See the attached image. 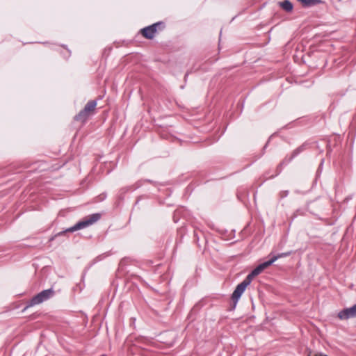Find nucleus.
Returning a JSON list of instances; mask_svg holds the SVG:
<instances>
[{"label": "nucleus", "mask_w": 356, "mask_h": 356, "mask_svg": "<svg viewBox=\"0 0 356 356\" xmlns=\"http://www.w3.org/2000/svg\"><path fill=\"white\" fill-rule=\"evenodd\" d=\"M159 25V23H156L152 26H149L147 27L144 28L141 30L143 35L147 39L153 38L156 31V26Z\"/></svg>", "instance_id": "6"}, {"label": "nucleus", "mask_w": 356, "mask_h": 356, "mask_svg": "<svg viewBox=\"0 0 356 356\" xmlns=\"http://www.w3.org/2000/svg\"><path fill=\"white\" fill-rule=\"evenodd\" d=\"M301 151V149L300 148H298L296 149V150H294L292 153V155L290 157V159H289V161H291L293 157H295L296 155H298Z\"/></svg>", "instance_id": "12"}, {"label": "nucleus", "mask_w": 356, "mask_h": 356, "mask_svg": "<svg viewBox=\"0 0 356 356\" xmlns=\"http://www.w3.org/2000/svg\"><path fill=\"white\" fill-rule=\"evenodd\" d=\"M54 239V236L51 237V238H50V241H53Z\"/></svg>", "instance_id": "13"}, {"label": "nucleus", "mask_w": 356, "mask_h": 356, "mask_svg": "<svg viewBox=\"0 0 356 356\" xmlns=\"http://www.w3.org/2000/svg\"><path fill=\"white\" fill-rule=\"evenodd\" d=\"M291 254V252H286L278 254L277 255L273 256L269 261H273V263H274L279 258L289 256Z\"/></svg>", "instance_id": "10"}, {"label": "nucleus", "mask_w": 356, "mask_h": 356, "mask_svg": "<svg viewBox=\"0 0 356 356\" xmlns=\"http://www.w3.org/2000/svg\"><path fill=\"white\" fill-rule=\"evenodd\" d=\"M254 277V275H252L251 272L242 282L245 283V285L248 286Z\"/></svg>", "instance_id": "11"}, {"label": "nucleus", "mask_w": 356, "mask_h": 356, "mask_svg": "<svg viewBox=\"0 0 356 356\" xmlns=\"http://www.w3.org/2000/svg\"><path fill=\"white\" fill-rule=\"evenodd\" d=\"M54 294L55 291L52 289H49L41 291L31 299L26 307L24 308V310L30 307H33L47 301V300L52 298Z\"/></svg>", "instance_id": "2"}, {"label": "nucleus", "mask_w": 356, "mask_h": 356, "mask_svg": "<svg viewBox=\"0 0 356 356\" xmlns=\"http://www.w3.org/2000/svg\"><path fill=\"white\" fill-rule=\"evenodd\" d=\"M279 3L280 7L286 12H290L293 10V4L289 0H284Z\"/></svg>", "instance_id": "8"}, {"label": "nucleus", "mask_w": 356, "mask_h": 356, "mask_svg": "<svg viewBox=\"0 0 356 356\" xmlns=\"http://www.w3.org/2000/svg\"><path fill=\"white\" fill-rule=\"evenodd\" d=\"M97 106L95 101H90L85 106L84 108L80 111V113L76 115L75 119L76 120L85 121L88 116H89L95 110Z\"/></svg>", "instance_id": "3"}, {"label": "nucleus", "mask_w": 356, "mask_h": 356, "mask_svg": "<svg viewBox=\"0 0 356 356\" xmlns=\"http://www.w3.org/2000/svg\"><path fill=\"white\" fill-rule=\"evenodd\" d=\"M305 6H312L321 2L320 0H298Z\"/></svg>", "instance_id": "9"}, {"label": "nucleus", "mask_w": 356, "mask_h": 356, "mask_svg": "<svg viewBox=\"0 0 356 356\" xmlns=\"http://www.w3.org/2000/svg\"><path fill=\"white\" fill-rule=\"evenodd\" d=\"M273 264V261H267L266 262H264L261 264H259L257 267H256L252 271V275H254L255 277L259 275L264 269L267 268L268 266H270Z\"/></svg>", "instance_id": "7"}, {"label": "nucleus", "mask_w": 356, "mask_h": 356, "mask_svg": "<svg viewBox=\"0 0 356 356\" xmlns=\"http://www.w3.org/2000/svg\"><path fill=\"white\" fill-rule=\"evenodd\" d=\"M246 287H247V286L245 285V284L243 283V282H241L237 285L236 288L234 291L232 296V299L234 303V306L236 305L238 299L240 298V297L241 296V295L245 290Z\"/></svg>", "instance_id": "5"}, {"label": "nucleus", "mask_w": 356, "mask_h": 356, "mask_svg": "<svg viewBox=\"0 0 356 356\" xmlns=\"http://www.w3.org/2000/svg\"><path fill=\"white\" fill-rule=\"evenodd\" d=\"M338 317L342 320L356 317V304L352 307L347 308L341 311L338 314Z\"/></svg>", "instance_id": "4"}, {"label": "nucleus", "mask_w": 356, "mask_h": 356, "mask_svg": "<svg viewBox=\"0 0 356 356\" xmlns=\"http://www.w3.org/2000/svg\"><path fill=\"white\" fill-rule=\"evenodd\" d=\"M101 218V215L99 213H94L92 215H90L87 217H86L82 220L78 222L76 225H74L73 227H70L67 229L64 232H59L57 235L60 236L62 235L64 232H73L81 229H84L93 223L98 221Z\"/></svg>", "instance_id": "1"}]
</instances>
